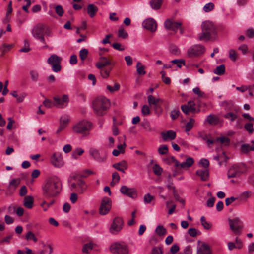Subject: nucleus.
I'll use <instances>...</instances> for the list:
<instances>
[{"instance_id": "f257e3e1", "label": "nucleus", "mask_w": 254, "mask_h": 254, "mask_svg": "<svg viewBox=\"0 0 254 254\" xmlns=\"http://www.w3.org/2000/svg\"><path fill=\"white\" fill-rule=\"evenodd\" d=\"M62 187V182L58 176L47 177L42 186L43 194L46 198L56 197L60 193Z\"/></svg>"}, {"instance_id": "f03ea898", "label": "nucleus", "mask_w": 254, "mask_h": 254, "mask_svg": "<svg viewBox=\"0 0 254 254\" xmlns=\"http://www.w3.org/2000/svg\"><path fill=\"white\" fill-rule=\"evenodd\" d=\"M32 35L33 37L39 42L42 43L44 45L43 49H47L48 45L46 43L45 35L48 37L52 36V33L51 30L45 25L39 23L36 25L32 29Z\"/></svg>"}, {"instance_id": "7ed1b4c3", "label": "nucleus", "mask_w": 254, "mask_h": 254, "mask_svg": "<svg viewBox=\"0 0 254 254\" xmlns=\"http://www.w3.org/2000/svg\"><path fill=\"white\" fill-rule=\"evenodd\" d=\"M202 32L198 35L200 41H207L215 39L217 36L216 27L212 22L209 21L203 22L201 24Z\"/></svg>"}, {"instance_id": "20e7f679", "label": "nucleus", "mask_w": 254, "mask_h": 254, "mask_svg": "<svg viewBox=\"0 0 254 254\" xmlns=\"http://www.w3.org/2000/svg\"><path fill=\"white\" fill-rule=\"evenodd\" d=\"M110 106L109 99L103 96L98 97L93 101L92 107L94 112L99 116L105 114Z\"/></svg>"}, {"instance_id": "39448f33", "label": "nucleus", "mask_w": 254, "mask_h": 254, "mask_svg": "<svg viewBox=\"0 0 254 254\" xmlns=\"http://www.w3.org/2000/svg\"><path fill=\"white\" fill-rule=\"evenodd\" d=\"M93 127V124L91 122L83 120L73 126L72 131L74 133L82 135L83 137H87L89 136Z\"/></svg>"}, {"instance_id": "423d86ee", "label": "nucleus", "mask_w": 254, "mask_h": 254, "mask_svg": "<svg viewBox=\"0 0 254 254\" xmlns=\"http://www.w3.org/2000/svg\"><path fill=\"white\" fill-rule=\"evenodd\" d=\"M246 170L247 168L244 164H237L229 168L227 172V176L229 178L238 177L246 172Z\"/></svg>"}, {"instance_id": "0eeeda50", "label": "nucleus", "mask_w": 254, "mask_h": 254, "mask_svg": "<svg viewBox=\"0 0 254 254\" xmlns=\"http://www.w3.org/2000/svg\"><path fill=\"white\" fill-rule=\"evenodd\" d=\"M147 101L149 106H153L154 114L158 117L160 116L163 112L160 102L162 103L163 100L159 98H156L152 95H149L147 96Z\"/></svg>"}, {"instance_id": "6e6552de", "label": "nucleus", "mask_w": 254, "mask_h": 254, "mask_svg": "<svg viewBox=\"0 0 254 254\" xmlns=\"http://www.w3.org/2000/svg\"><path fill=\"white\" fill-rule=\"evenodd\" d=\"M110 251L114 254H129L128 246L123 243H115L110 247Z\"/></svg>"}, {"instance_id": "1a4fd4ad", "label": "nucleus", "mask_w": 254, "mask_h": 254, "mask_svg": "<svg viewBox=\"0 0 254 254\" xmlns=\"http://www.w3.org/2000/svg\"><path fill=\"white\" fill-rule=\"evenodd\" d=\"M123 227L124 221L123 219L119 217H116L113 219L109 231L111 234L117 235L122 230Z\"/></svg>"}, {"instance_id": "9d476101", "label": "nucleus", "mask_w": 254, "mask_h": 254, "mask_svg": "<svg viewBox=\"0 0 254 254\" xmlns=\"http://www.w3.org/2000/svg\"><path fill=\"white\" fill-rule=\"evenodd\" d=\"M62 58L56 54L52 55L47 60V63L51 66L52 70L58 72L61 69L60 63Z\"/></svg>"}, {"instance_id": "9b49d317", "label": "nucleus", "mask_w": 254, "mask_h": 254, "mask_svg": "<svg viewBox=\"0 0 254 254\" xmlns=\"http://www.w3.org/2000/svg\"><path fill=\"white\" fill-rule=\"evenodd\" d=\"M229 224L231 230L236 235H240L241 230L243 228V222L239 218H235L233 219H229Z\"/></svg>"}, {"instance_id": "f8f14e48", "label": "nucleus", "mask_w": 254, "mask_h": 254, "mask_svg": "<svg viewBox=\"0 0 254 254\" xmlns=\"http://www.w3.org/2000/svg\"><path fill=\"white\" fill-rule=\"evenodd\" d=\"M205 47L201 44H195L190 47L187 51L190 57L198 56L204 53Z\"/></svg>"}, {"instance_id": "ddd939ff", "label": "nucleus", "mask_w": 254, "mask_h": 254, "mask_svg": "<svg viewBox=\"0 0 254 254\" xmlns=\"http://www.w3.org/2000/svg\"><path fill=\"white\" fill-rule=\"evenodd\" d=\"M112 201L108 197H104L102 198L99 208V213L104 215L109 213L111 209Z\"/></svg>"}, {"instance_id": "4468645a", "label": "nucleus", "mask_w": 254, "mask_h": 254, "mask_svg": "<svg viewBox=\"0 0 254 254\" xmlns=\"http://www.w3.org/2000/svg\"><path fill=\"white\" fill-rule=\"evenodd\" d=\"M171 159L172 162L174 163L175 167L179 169H188L194 163V159L190 157H187L186 160L182 163H180L173 156H172Z\"/></svg>"}, {"instance_id": "2eb2a0df", "label": "nucleus", "mask_w": 254, "mask_h": 254, "mask_svg": "<svg viewBox=\"0 0 254 254\" xmlns=\"http://www.w3.org/2000/svg\"><path fill=\"white\" fill-rule=\"evenodd\" d=\"M72 190L76 191L79 193H83L87 189V186L85 182L82 179L76 180V182L71 184Z\"/></svg>"}, {"instance_id": "dca6fc26", "label": "nucleus", "mask_w": 254, "mask_h": 254, "mask_svg": "<svg viewBox=\"0 0 254 254\" xmlns=\"http://www.w3.org/2000/svg\"><path fill=\"white\" fill-rule=\"evenodd\" d=\"M182 23L179 22H175L171 19H167L164 22L165 27L169 30H171L176 32L179 29L181 34L183 33V30L181 27Z\"/></svg>"}, {"instance_id": "f3484780", "label": "nucleus", "mask_w": 254, "mask_h": 254, "mask_svg": "<svg viewBox=\"0 0 254 254\" xmlns=\"http://www.w3.org/2000/svg\"><path fill=\"white\" fill-rule=\"evenodd\" d=\"M55 106L59 108H64L66 107L69 102V97L67 95L62 96H56L53 97Z\"/></svg>"}, {"instance_id": "a211bd4d", "label": "nucleus", "mask_w": 254, "mask_h": 254, "mask_svg": "<svg viewBox=\"0 0 254 254\" xmlns=\"http://www.w3.org/2000/svg\"><path fill=\"white\" fill-rule=\"evenodd\" d=\"M120 191L122 194L133 199L136 198L137 196V191L133 188H128L127 186L123 185L121 187Z\"/></svg>"}, {"instance_id": "6ab92c4d", "label": "nucleus", "mask_w": 254, "mask_h": 254, "mask_svg": "<svg viewBox=\"0 0 254 254\" xmlns=\"http://www.w3.org/2000/svg\"><path fill=\"white\" fill-rule=\"evenodd\" d=\"M69 122V117L66 114L62 115L60 120V125L56 132L60 133L64 130L68 126Z\"/></svg>"}, {"instance_id": "aec40b11", "label": "nucleus", "mask_w": 254, "mask_h": 254, "mask_svg": "<svg viewBox=\"0 0 254 254\" xmlns=\"http://www.w3.org/2000/svg\"><path fill=\"white\" fill-rule=\"evenodd\" d=\"M142 26L151 32L155 31L157 29L156 22L153 18H148L145 20L142 23Z\"/></svg>"}, {"instance_id": "412c9836", "label": "nucleus", "mask_w": 254, "mask_h": 254, "mask_svg": "<svg viewBox=\"0 0 254 254\" xmlns=\"http://www.w3.org/2000/svg\"><path fill=\"white\" fill-rule=\"evenodd\" d=\"M228 249L229 251H232L234 249H241L244 246L242 240L238 237H236L235 242H229L227 243Z\"/></svg>"}, {"instance_id": "4be33fe9", "label": "nucleus", "mask_w": 254, "mask_h": 254, "mask_svg": "<svg viewBox=\"0 0 254 254\" xmlns=\"http://www.w3.org/2000/svg\"><path fill=\"white\" fill-rule=\"evenodd\" d=\"M89 154L96 161L99 162H104L106 159V155H101L99 151L96 149H91L89 150Z\"/></svg>"}, {"instance_id": "5701e85b", "label": "nucleus", "mask_w": 254, "mask_h": 254, "mask_svg": "<svg viewBox=\"0 0 254 254\" xmlns=\"http://www.w3.org/2000/svg\"><path fill=\"white\" fill-rule=\"evenodd\" d=\"M53 165L57 167H60L64 165V161L62 156L59 154L54 153L51 158Z\"/></svg>"}, {"instance_id": "b1692460", "label": "nucleus", "mask_w": 254, "mask_h": 254, "mask_svg": "<svg viewBox=\"0 0 254 254\" xmlns=\"http://www.w3.org/2000/svg\"><path fill=\"white\" fill-rule=\"evenodd\" d=\"M161 135L164 141L174 140L176 137V132L172 130L163 131L161 133Z\"/></svg>"}, {"instance_id": "393cba45", "label": "nucleus", "mask_w": 254, "mask_h": 254, "mask_svg": "<svg viewBox=\"0 0 254 254\" xmlns=\"http://www.w3.org/2000/svg\"><path fill=\"white\" fill-rule=\"evenodd\" d=\"M197 254H211V252L209 246L205 243L197 247Z\"/></svg>"}, {"instance_id": "a878e982", "label": "nucleus", "mask_w": 254, "mask_h": 254, "mask_svg": "<svg viewBox=\"0 0 254 254\" xmlns=\"http://www.w3.org/2000/svg\"><path fill=\"white\" fill-rule=\"evenodd\" d=\"M113 167L116 169L123 173H125V170L128 168V164L126 161L123 160L120 162L115 163L113 165Z\"/></svg>"}, {"instance_id": "bb28decb", "label": "nucleus", "mask_w": 254, "mask_h": 254, "mask_svg": "<svg viewBox=\"0 0 254 254\" xmlns=\"http://www.w3.org/2000/svg\"><path fill=\"white\" fill-rule=\"evenodd\" d=\"M111 62L105 57H102L100 58L99 61L96 64V66L98 69H101L104 67L110 65Z\"/></svg>"}, {"instance_id": "cd10ccee", "label": "nucleus", "mask_w": 254, "mask_h": 254, "mask_svg": "<svg viewBox=\"0 0 254 254\" xmlns=\"http://www.w3.org/2000/svg\"><path fill=\"white\" fill-rule=\"evenodd\" d=\"M196 174L201 178L203 181H206L209 178V171L207 169H199L196 171Z\"/></svg>"}, {"instance_id": "c85d7f7f", "label": "nucleus", "mask_w": 254, "mask_h": 254, "mask_svg": "<svg viewBox=\"0 0 254 254\" xmlns=\"http://www.w3.org/2000/svg\"><path fill=\"white\" fill-rule=\"evenodd\" d=\"M10 95L16 98V101L18 103L22 102L27 96V94L25 92H21L18 94L16 91L11 92Z\"/></svg>"}, {"instance_id": "c756f323", "label": "nucleus", "mask_w": 254, "mask_h": 254, "mask_svg": "<svg viewBox=\"0 0 254 254\" xmlns=\"http://www.w3.org/2000/svg\"><path fill=\"white\" fill-rule=\"evenodd\" d=\"M20 179L14 178L12 179L8 185V189L9 190H14L20 183Z\"/></svg>"}, {"instance_id": "7c9ffc66", "label": "nucleus", "mask_w": 254, "mask_h": 254, "mask_svg": "<svg viewBox=\"0 0 254 254\" xmlns=\"http://www.w3.org/2000/svg\"><path fill=\"white\" fill-rule=\"evenodd\" d=\"M206 122L210 125L215 126L219 124V119L216 116L211 114L207 116Z\"/></svg>"}, {"instance_id": "2f4dec72", "label": "nucleus", "mask_w": 254, "mask_h": 254, "mask_svg": "<svg viewBox=\"0 0 254 254\" xmlns=\"http://www.w3.org/2000/svg\"><path fill=\"white\" fill-rule=\"evenodd\" d=\"M87 12L91 17H94L98 11V8L94 4H89L87 6Z\"/></svg>"}, {"instance_id": "473e14b6", "label": "nucleus", "mask_w": 254, "mask_h": 254, "mask_svg": "<svg viewBox=\"0 0 254 254\" xmlns=\"http://www.w3.org/2000/svg\"><path fill=\"white\" fill-rule=\"evenodd\" d=\"M33 198L31 196H27L24 198V205L25 207L30 209L33 207Z\"/></svg>"}, {"instance_id": "72a5a7b5", "label": "nucleus", "mask_w": 254, "mask_h": 254, "mask_svg": "<svg viewBox=\"0 0 254 254\" xmlns=\"http://www.w3.org/2000/svg\"><path fill=\"white\" fill-rule=\"evenodd\" d=\"M95 244L92 242L85 244L83 245L82 251L84 253L89 254L93 249Z\"/></svg>"}, {"instance_id": "f704fd0d", "label": "nucleus", "mask_w": 254, "mask_h": 254, "mask_svg": "<svg viewBox=\"0 0 254 254\" xmlns=\"http://www.w3.org/2000/svg\"><path fill=\"white\" fill-rule=\"evenodd\" d=\"M53 251V248L51 245H45L43 249L39 251L37 254H51Z\"/></svg>"}, {"instance_id": "c9c22d12", "label": "nucleus", "mask_w": 254, "mask_h": 254, "mask_svg": "<svg viewBox=\"0 0 254 254\" xmlns=\"http://www.w3.org/2000/svg\"><path fill=\"white\" fill-rule=\"evenodd\" d=\"M215 141L225 146H228L230 143V139L228 137L222 136L217 138Z\"/></svg>"}, {"instance_id": "e433bc0d", "label": "nucleus", "mask_w": 254, "mask_h": 254, "mask_svg": "<svg viewBox=\"0 0 254 254\" xmlns=\"http://www.w3.org/2000/svg\"><path fill=\"white\" fill-rule=\"evenodd\" d=\"M162 3V0H151L150 4L152 8L158 9L160 8Z\"/></svg>"}, {"instance_id": "4c0bfd02", "label": "nucleus", "mask_w": 254, "mask_h": 254, "mask_svg": "<svg viewBox=\"0 0 254 254\" xmlns=\"http://www.w3.org/2000/svg\"><path fill=\"white\" fill-rule=\"evenodd\" d=\"M224 117L229 120L231 122H234L238 118V115L235 113L229 112L224 114Z\"/></svg>"}, {"instance_id": "58836bf2", "label": "nucleus", "mask_w": 254, "mask_h": 254, "mask_svg": "<svg viewBox=\"0 0 254 254\" xmlns=\"http://www.w3.org/2000/svg\"><path fill=\"white\" fill-rule=\"evenodd\" d=\"M25 239L27 241H33L34 243H37L38 239L35 236V234L31 231H29L25 235Z\"/></svg>"}, {"instance_id": "ea45409f", "label": "nucleus", "mask_w": 254, "mask_h": 254, "mask_svg": "<svg viewBox=\"0 0 254 254\" xmlns=\"http://www.w3.org/2000/svg\"><path fill=\"white\" fill-rule=\"evenodd\" d=\"M156 233L159 236H163L166 234L167 230L162 225H158L155 230Z\"/></svg>"}, {"instance_id": "a19ab883", "label": "nucleus", "mask_w": 254, "mask_h": 254, "mask_svg": "<svg viewBox=\"0 0 254 254\" xmlns=\"http://www.w3.org/2000/svg\"><path fill=\"white\" fill-rule=\"evenodd\" d=\"M225 71V66L224 64L220 65L216 67V69L214 70V73L217 75H223Z\"/></svg>"}, {"instance_id": "79ce46f5", "label": "nucleus", "mask_w": 254, "mask_h": 254, "mask_svg": "<svg viewBox=\"0 0 254 254\" xmlns=\"http://www.w3.org/2000/svg\"><path fill=\"white\" fill-rule=\"evenodd\" d=\"M30 75L31 79L33 82H37L38 80L39 77V74L38 72L35 70H31L30 71Z\"/></svg>"}, {"instance_id": "37998d69", "label": "nucleus", "mask_w": 254, "mask_h": 254, "mask_svg": "<svg viewBox=\"0 0 254 254\" xmlns=\"http://www.w3.org/2000/svg\"><path fill=\"white\" fill-rule=\"evenodd\" d=\"M136 70L138 74L140 75H144L146 74V71L144 69V66L140 62H138L136 64Z\"/></svg>"}, {"instance_id": "c03bdc74", "label": "nucleus", "mask_w": 254, "mask_h": 254, "mask_svg": "<svg viewBox=\"0 0 254 254\" xmlns=\"http://www.w3.org/2000/svg\"><path fill=\"white\" fill-rule=\"evenodd\" d=\"M200 221L204 228L207 230H209L211 228L212 225L210 223L206 220L205 217L204 216H202L201 217Z\"/></svg>"}, {"instance_id": "a18cd8bd", "label": "nucleus", "mask_w": 254, "mask_h": 254, "mask_svg": "<svg viewBox=\"0 0 254 254\" xmlns=\"http://www.w3.org/2000/svg\"><path fill=\"white\" fill-rule=\"evenodd\" d=\"M195 123L194 119L190 118L189 121L186 124L185 131L186 132L190 131L193 127Z\"/></svg>"}, {"instance_id": "49530a36", "label": "nucleus", "mask_w": 254, "mask_h": 254, "mask_svg": "<svg viewBox=\"0 0 254 254\" xmlns=\"http://www.w3.org/2000/svg\"><path fill=\"white\" fill-rule=\"evenodd\" d=\"M158 152L160 155H166L168 153V148L166 145H162L158 148Z\"/></svg>"}, {"instance_id": "de8ad7c7", "label": "nucleus", "mask_w": 254, "mask_h": 254, "mask_svg": "<svg viewBox=\"0 0 254 254\" xmlns=\"http://www.w3.org/2000/svg\"><path fill=\"white\" fill-rule=\"evenodd\" d=\"M112 182L111 183V185L112 186H114L116 184L118 183L120 180V177L118 173L117 172H115L112 173Z\"/></svg>"}, {"instance_id": "09e8293b", "label": "nucleus", "mask_w": 254, "mask_h": 254, "mask_svg": "<svg viewBox=\"0 0 254 254\" xmlns=\"http://www.w3.org/2000/svg\"><path fill=\"white\" fill-rule=\"evenodd\" d=\"M100 74L101 76L104 78H107L109 77L110 72L111 70V68H101L100 69Z\"/></svg>"}, {"instance_id": "8fccbe9b", "label": "nucleus", "mask_w": 254, "mask_h": 254, "mask_svg": "<svg viewBox=\"0 0 254 254\" xmlns=\"http://www.w3.org/2000/svg\"><path fill=\"white\" fill-rule=\"evenodd\" d=\"M141 113L144 116L150 115L151 111L149 105H144L141 109Z\"/></svg>"}, {"instance_id": "3c124183", "label": "nucleus", "mask_w": 254, "mask_h": 254, "mask_svg": "<svg viewBox=\"0 0 254 254\" xmlns=\"http://www.w3.org/2000/svg\"><path fill=\"white\" fill-rule=\"evenodd\" d=\"M214 8V4L212 2H209L204 6L203 10L205 12H209L211 11Z\"/></svg>"}, {"instance_id": "603ef678", "label": "nucleus", "mask_w": 254, "mask_h": 254, "mask_svg": "<svg viewBox=\"0 0 254 254\" xmlns=\"http://www.w3.org/2000/svg\"><path fill=\"white\" fill-rule=\"evenodd\" d=\"M229 57L232 61L235 62L237 59L238 54L234 50L230 49L229 51Z\"/></svg>"}, {"instance_id": "864d4df0", "label": "nucleus", "mask_w": 254, "mask_h": 254, "mask_svg": "<svg viewBox=\"0 0 254 254\" xmlns=\"http://www.w3.org/2000/svg\"><path fill=\"white\" fill-rule=\"evenodd\" d=\"M171 62L174 64H175L177 65L179 68H181L182 65H185V62L184 60L182 59H175L172 60Z\"/></svg>"}, {"instance_id": "5fc2aeb1", "label": "nucleus", "mask_w": 254, "mask_h": 254, "mask_svg": "<svg viewBox=\"0 0 254 254\" xmlns=\"http://www.w3.org/2000/svg\"><path fill=\"white\" fill-rule=\"evenodd\" d=\"M88 51L86 49H82L79 52V57L81 60H85L88 56Z\"/></svg>"}, {"instance_id": "6e6d98bb", "label": "nucleus", "mask_w": 254, "mask_h": 254, "mask_svg": "<svg viewBox=\"0 0 254 254\" xmlns=\"http://www.w3.org/2000/svg\"><path fill=\"white\" fill-rule=\"evenodd\" d=\"M154 173L156 175H160L162 172V168L158 164L154 165L153 167Z\"/></svg>"}, {"instance_id": "4d7b16f0", "label": "nucleus", "mask_w": 254, "mask_h": 254, "mask_svg": "<svg viewBox=\"0 0 254 254\" xmlns=\"http://www.w3.org/2000/svg\"><path fill=\"white\" fill-rule=\"evenodd\" d=\"M84 152V150L81 148H76L72 154V157L74 159H77V157L76 155H78V156L81 155Z\"/></svg>"}, {"instance_id": "13d9d810", "label": "nucleus", "mask_w": 254, "mask_h": 254, "mask_svg": "<svg viewBox=\"0 0 254 254\" xmlns=\"http://www.w3.org/2000/svg\"><path fill=\"white\" fill-rule=\"evenodd\" d=\"M199 165L206 169L209 166V162L207 159L203 158L200 160Z\"/></svg>"}, {"instance_id": "bf43d9fd", "label": "nucleus", "mask_w": 254, "mask_h": 254, "mask_svg": "<svg viewBox=\"0 0 254 254\" xmlns=\"http://www.w3.org/2000/svg\"><path fill=\"white\" fill-rule=\"evenodd\" d=\"M180 114V112L178 109H174L171 112L170 116L172 120L176 119Z\"/></svg>"}, {"instance_id": "052dcab7", "label": "nucleus", "mask_w": 254, "mask_h": 254, "mask_svg": "<svg viewBox=\"0 0 254 254\" xmlns=\"http://www.w3.org/2000/svg\"><path fill=\"white\" fill-rule=\"evenodd\" d=\"M120 86L118 83H115L113 87L110 85H107V88L111 92H113L116 91H118L120 89Z\"/></svg>"}, {"instance_id": "680f3d73", "label": "nucleus", "mask_w": 254, "mask_h": 254, "mask_svg": "<svg viewBox=\"0 0 254 254\" xmlns=\"http://www.w3.org/2000/svg\"><path fill=\"white\" fill-rule=\"evenodd\" d=\"M154 196L151 195L150 193H147L144 196V202L146 204L149 203L154 199Z\"/></svg>"}, {"instance_id": "e2e57ef3", "label": "nucleus", "mask_w": 254, "mask_h": 254, "mask_svg": "<svg viewBox=\"0 0 254 254\" xmlns=\"http://www.w3.org/2000/svg\"><path fill=\"white\" fill-rule=\"evenodd\" d=\"M244 128L249 133H252L254 131L253 126L252 123L246 124L244 126Z\"/></svg>"}, {"instance_id": "0e129e2a", "label": "nucleus", "mask_w": 254, "mask_h": 254, "mask_svg": "<svg viewBox=\"0 0 254 254\" xmlns=\"http://www.w3.org/2000/svg\"><path fill=\"white\" fill-rule=\"evenodd\" d=\"M43 104L44 106L47 108H51L55 106L54 100L53 101H52L49 99H45L43 101Z\"/></svg>"}, {"instance_id": "69168bd1", "label": "nucleus", "mask_w": 254, "mask_h": 254, "mask_svg": "<svg viewBox=\"0 0 254 254\" xmlns=\"http://www.w3.org/2000/svg\"><path fill=\"white\" fill-rule=\"evenodd\" d=\"M118 36L119 37L125 39L127 37L128 34L123 29L120 28L118 31Z\"/></svg>"}, {"instance_id": "338daca9", "label": "nucleus", "mask_w": 254, "mask_h": 254, "mask_svg": "<svg viewBox=\"0 0 254 254\" xmlns=\"http://www.w3.org/2000/svg\"><path fill=\"white\" fill-rule=\"evenodd\" d=\"M187 105L189 106V108L192 113H195L196 112L195 104L192 101H189L188 102Z\"/></svg>"}, {"instance_id": "774afa93", "label": "nucleus", "mask_w": 254, "mask_h": 254, "mask_svg": "<svg viewBox=\"0 0 254 254\" xmlns=\"http://www.w3.org/2000/svg\"><path fill=\"white\" fill-rule=\"evenodd\" d=\"M181 108L182 112L186 115H189L190 113L191 112V111L189 108V106L187 104L182 105Z\"/></svg>"}]
</instances>
